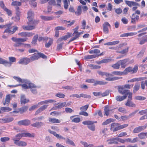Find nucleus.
Wrapping results in <instances>:
<instances>
[{"instance_id": "nucleus-3", "label": "nucleus", "mask_w": 147, "mask_h": 147, "mask_svg": "<svg viewBox=\"0 0 147 147\" xmlns=\"http://www.w3.org/2000/svg\"><path fill=\"white\" fill-rule=\"evenodd\" d=\"M11 40L16 43L13 45V46L15 47H18L21 46L22 45H24V46H27L30 47V45L27 44H23V42H24L28 39L27 38H16L14 37H12Z\"/></svg>"}, {"instance_id": "nucleus-58", "label": "nucleus", "mask_w": 147, "mask_h": 147, "mask_svg": "<svg viewBox=\"0 0 147 147\" xmlns=\"http://www.w3.org/2000/svg\"><path fill=\"white\" fill-rule=\"evenodd\" d=\"M119 62L118 61L116 63L112 65V67L115 69H119V68L120 65Z\"/></svg>"}, {"instance_id": "nucleus-48", "label": "nucleus", "mask_w": 147, "mask_h": 147, "mask_svg": "<svg viewBox=\"0 0 147 147\" xmlns=\"http://www.w3.org/2000/svg\"><path fill=\"white\" fill-rule=\"evenodd\" d=\"M1 110L3 112H8L10 111L11 109L9 107H3L1 108Z\"/></svg>"}, {"instance_id": "nucleus-5", "label": "nucleus", "mask_w": 147, "mask_h": 147, "mask_svg": "<svg viewBox=\"0 0 147 147\" xmlns=\"http://www.w3.org/2000/svg\"><path fill=\"white\" fill-rule=\"evenodd\" d=\"M26 83H23L26 84H19V86H21L22 88L24 89H28L32 87H33L32 85V83L28 80L26 79V81L25 82Z\"/></svg>"}, {"instance_id": "nucleus-10", "label": "nucleus", "mask_w": 147, "mask_h": 147, "mask_svg": "<svg viewBox=\"0 0 147 147\" xmlns=\"http://www.w3.org/2000/svg\"><path fill=\"white\" fill-rule=\"evenodd\" d=\"M14 143L16 145L20 146H25L27 145V143L25 142L18 141L13 140Z\"/></svg>"}, {"instance_id": "nucleus-11", "label": "nucleus", "mask_w": 147, "mask_h": 147, "mask_svg": "<svg viewBox=\"0 0 147 147\" xmlns=\"http://www.w3.org/2000/svg\"><path fill=\"white\" fill-rule=\"evenodd\" d=\"M30 123V121L28 119L21 120L19 121L18 122V124L20 125H24L27 126L29 125Z\"/></svg>"}, {"instance_id": "nucleus-52", "label": "nucleus", "mask_w": 147, "mask_h": 147, "mask_svg": "<svg viewBox=\"0 0 147 147\" xmlns=\"http://www.w3.org/2000/svg\"><path fill=\"white\" fill-rule=\"evenodd\" d=\"M128 48H125L121 51H116V52L117 53H119L122 54H124L127 53L128 51Z\"/></svg>"}, {"instance_id": "nucleus-4", "label": "nucleus", "mask_w": 147, "mask_h": 147, "mask_svg": "<svg viewBox=\"0 0 147 147\" xmlns=\"http://www.w3.org/2000/svg\"><path fill=\"white\" fill-rule=\"evenodd\" d=\"M96 123V121H86L83 122L82 124L84 125H87L88 128L93 131L95 130V125L94 124Z\"/></svg>"}, {"instance_id": "nucleus-55", "label": "nucleus", "mask_w": 147, "mask_h": 147, "mask_svg": "<svg viewBox=\"0 0 147 147\" xmlns=\"http://www.w3.org/2000/svg\"><path fill=\"white\" fill-rule=\"evenodd\" d=\"M118 125H119V123H113L111 124V130L113 131V130L115 128H116L117 126Z\"/></svg>"}, {"instance_id": "nucleus-7", "label": "nucleus", "mask_w": 147, "mask_h": 147, "mask_svg": "<svg viewBox=\"0 0 147 147\" xmlns=\"http://www.w3.org/2000/svg\"><path fill=\"white\" fill-rule=\"evenodd\" d=\"M34 34V33L32 32H20L18 34V35L22 37H25L32 36Z\"/></svg>"}, {"instance_id": "nucleus-19", "label": "nucleus", "mask_w": 147, "mask_h": 147, "mask_svg": "<svg viewBox=\"0 0 147 147\" xmlns=\"http://www.w3.org/2000/svg\"><path fill=\"white\" fill-rule=\"evenodd\" d=\"M11 100V96L9 94L7 95L6 96L5 100L3 102V104L4 105H8L9 104Z\"/></svg>"}, {"instance_id": "nucleus-59", "label": "nucleus", "mask_w": 147, "mask_h": 147, "mask_svg": "<svg viewBox=\"0 0 147 147\" xmlns=\"http://www.w3.org/2000/svg\"><path fill=\"white\" fill-rule=\"evenodd\" d=\"M132 67H128L126 68L123 71L124 73H127L129 72H131L132 73Z\"/></svg>"}, {"instance_id": "nucleus-56", "label": "nucleus", "mask_w": 147, "mask_h": 147, "mask_svg": "<svg viewBox=\"0 0 147 147\" xmlns=\"http://www.w3.org/2000/svg\"><path fill=\"white\" fill-rule=\"evenodd\" d=\"M113 59L111 58L104 59L102 60V63H108L111 61H113Z\"/></svg>"}, {"instance_id": "nucleus-8", "label": "nucleus", "mask_w": 147, "mask_h": 147, "mask_svg": "<svg viewBox=\"0 0 147 147\" xmlns=\"http://www.w3.org/2000/svg\"><path fill=\"white\" fill-rule=\"evenodd\" d=\"M30 61V59L27 57L23 58L20 60L18 62L19 64L26 65Z\"/></svg>"}, {"instance_id": "nucleus-20", "label": "nucleus", "mask_w": 147, "mask_h": 147, "mask_svg": "<svg viewBox=\"0 0 147 147\" xmlns=\"http://www.w3.org/2000/svg\"><path fill=\"white\" fill-rule=\"evenodd\" d=\"M29 101L28 100L26 99L25 96L24 95H21L20 96V102L21 104H25Z\"/></svg>"}, {"instance_id": "nucleus-47", "label": "nucleus", "mask_w": 147, "mask_h": 147, "mask_svg": "<svg viewBox=\"0 0 147 147\" xmlns=\"http://www.w3.org/2000/svg\"><path fill=\"white\" fill-rule=\"evenodd\" d=\"M107 83V82H105L102 81H96L94 83V85L99 84L100 85H104L106 84Z\"/></svg>"}, {"instance_id": "nucleus-35", "label": "nucleus", "mask_w": 147, "mask_h": 147, "mask_svg": "<svg viewBox=\"0 0 147 147\" xmlns=\"http://www.w3.org/2000/svg\"><path fill=\"white\" fill-rule=\"evenodd\" d=\"M39 58L38 53L36 54H34L32 55L30 57V61H33L34 60H38Z\"/></svg>"}, {"instance_id": "nucleus-12", "label": "nucleus", "mask_w": 147, "mask_h": 147, "mask_svg": "<svg viewBox=\"0 0 147 147\" xmlns=\"http://www.w3.org/2000/svg\"><path fill=\"white\" fill-rule=\"evenodd\" d=\"M13 120L14 118L13 117H9L1 119H0V121L2 123H6L11 122L13 121Z\"/></svg>"}, {"instance_id": "nucleus-39", "label": "nucleus", "mask_w": 147, "mask_h": 147, "mask_svg": "<svg viewBox=\"0 0 147 147\" xmlns=\"http://www.w3.org/2000/svg\"><path fill=\"white\" fill-rule=\"evenodd\" d=\"M140 87V84L138 83H136L134 87L133 90V93L134 94L136 93V92L139 90Z\"/></svg>"}, {"instance_id": "nucleus-45", "label": "nucleus", "mask_w": 147, "mask_h": 147, "mask_svg": "<svg viewBox=\"0 0 147 147\" xmlns=\"http://www.w3.org/2000/svg\"><path fill=\"white\" fill-rule=\"evenodd\" d=\"M9 63H10V66L8 67H10L11 66L12 63L16 61V59L14 57H9Z\"/></svg>"}, {"instance_id": "nucleus-42", "label": "nucleus", "mask_w": 147, "mask_h": 147, "mask_svg": "<svg viewBox=\"0 0 147 147\" xmlns=\"http://www.w3.org/2000/svg\"><path fill=\"white\" fill-rule=\"evenodd\" d=\"M16 13L17 16L16 17V20L18 21L20 19V12L19 11V8L18 7H16Z\"/></svg>"}, {"instance_id": "nucleus-43", "label": "nucleus", "mask_w": 147, "mask_h": 147, "mask_svg": "<svg viewBox=\"0 0 147 147\" xmlns=\"http://www.w3.org/2000/svg\"><path fill=\"white\" fill-rule=\"evenodd\" d=\"M38 37V34H36L34 36L32 42V44L35 45L36 44Z\"/></svg>"}, {"instance_id": "nucleus-30", "label": "nucleus", "mask_w": 147, "mask_h": 147, "mask_svg": "<svg viewBox=\"0 0 147 147\" xmlns=\"http://www.w3.org/2000/svg\"><path fill=\"white\" fill-rule=\"evenodd\" d=\"M64 4V8L67 9L68 7V6L70 5V1L69 0H63Z\"/></svg>"}, {"instance_id": "nucleus-54", "label": "nucleus", "mask_w": 147, "mask_h": 147, "mask_svg": "<svg viewBox=\"0 0 147 147\" xmlns=\"http://www.w3.org/2000/svg\"><path fill=\"white\" fill-rule=\"evenodd\" d=\"M81 143L84 145V147H94L92 144H88L87 143L84 142H81Z\"/></svg>"}, {"instance_id": "nucleus-33", "label": "nucleus", "mask_w": 147, "mask_h": 147, "mask_svg": "<svg viewBox=\"0 0 147 147\" xmlns=\"http://www.w3.org/2000/svg\"><path fill=\"white\" fill-rule=\"evenodd\" d=\"M125 105L129 107H135L136 106V104L131 101H127Z\"/></svg>"}, {"instance_id": "nucleus-14", "label": "nucleus", "mask_w": 147, "mask_h": 147, "mask_svg": "<svg viewBox=\"0 0 147 147\" xmlns=\"http://www.w3.org/2000/svg\"><path fill=\"white\" fill-rule=\"evenodd\" d=\"M146 128L145 126H142L135 128L133 130V132L134 133H139L144 130Z\"/></svg>"}, {"instance_id": "nucleus-17", "label": "nucleus", "mask_w": 147, "mask_h": 147, "mask_svg": "<svg viewBox=\"0 0 147 147\" xmlns=\"http://www.w3.org/2000/svg\"><path fill=\"white\" fill-rule=\"evenodd\" d=\"M47 106L48 105H44L41 107L36 111L35 115H37L39 113L44 110L47 108Z\"/></svg>"}, {"instance_id": "nucleus-25", "label": "nucleus", "mask_w": 147, "mask_h": 147, "mask_svg": "<svg viewBox=\"0 0 147 147\" xmlns=\"http://www.w3.org/2000/svg\"><path fill=\"white\" fill-rule=\"evenodd\" d=\"M32 86H33V87L30 88V91L33 94H36L38 93L36 89L37 86L32 83Z\"/></svg>"}, {"instance_id": "nucleus-51", "label": "nucleus", "mask_w": 147, "mask_h": 147, "mask_svg": "<svg viewBox=\"0 0 147 147\" xmlns=\"http://www.w3.org/2000/svg\"><path fill=\"white\" fill-rule=\"evenodd\" d=\"M66 142L67 144H70L74 146H76L74 142L72 140L68 138L66 139Z\"/></svg>"}, {"instance_id": "nucleus-60", "label": "nucleus", "mask_w": 147, "mask_h": 147, "mask_svg": "<svg viewBox=\"0 0 147 147\" xmlns=\"http://www.w3.org/2000/svg\"><path fill=\"white\" fill-rule=\"evenodd\" d=\"M80 98L81 97L88 98H91V96L85 94H80Z\"/></svg>"}, {"instance_id": "nucleus-53", "label": "nucleus", "mask_w": 147, "mask_h": 147, "mask_svg": "<svg viewBox=\"0 0 147 147\" xmlns=\"http://www.w3.org/2000/svg\"><path fill=\"white\" fill-rule=\"evenodd\" d=\"M49 38L47 36H44V37H39L38 38V40L40 42L42 40H43L45 41H47Z\"/></svg>"}, {"instance_id": "nucleus-57", "label": "nucleus", "mask_w": 147, "mask_h": 147, "mask_svg": "<svg viewBox=\"0 0 147 147\" xmlns=\"http://www.w3.org/2000/svg\"><path fill=\"white\" fill-rule=\"evenodd\" d=\"M55 96L61 98H63L65 96V95L61 92H58L56 94Z\"/></svg>"}, {"instance_id": "nucleus-2", "label": "nucleus", "mask_w": 147, "mask_h": 147, "mask_svg": "<svg viewBox=\"0 0 147 147\" xmlns=\"http://www.w3.org/2000/svg\"><path fill=\"white\" fill-rule=\"evenodd\" d=\"M12 23H11L4 25H0V29L5 28L6 29L3 33H8L10 34H13L18 30V28L16 26H12Z\"/></svg>"}, {"instance_id": "nucleus-24", "label": "nucleus", "mask_w": 147, "mask_h": 147, "mask_svg": "<svg viewBox=\"0 0 147 147\" xmlns=\"http://www.w3.org/2000/svg\"><path fill=\"white\" fill-rule=\"evenodd\" d=\"M117 140V138H110L107 140V141L108 142V144H117L118 142L115 141Z\"/></svg>"}, {"instance_id": "nucleus-64", "label": "nucleus", "mask_w": 147, "mask_h": 147, "mask_svg": "<svg viewBox=\"0 0 147 147\" xmlns=\"http://www.w3.org/2000/svg\"><path fill=\"white\" fill-rule=\"evenodd\" d=\"M109 93V91L108 90H106L104 92H101V97H104L108 95Z\"/></svg>"}, {"instance_id": "nucleus-15", "label": "nucleus", "mask_w": 147, "mask_h": 147, "mask_svg": "<svg viewBox=\"0 0 147 147\" xmlns=\"http://www.w3.org/2000/svg\"><path fill=\"white\" fill-rule=\"evenodd\" d=\"M129 61L128 59H125L123 60L119 61L120 66L121 65V67L124 68L126 66V63Z\"/></svg>"}, {"instance_id": "nucleus-29", "label": "nucleus", "mask_w": 147, "mask_h": 147, "mask_svg": "<svg viewBox=\"0 0 147 147\" xmlns=\"http://www.w3.org/2000/svg\"><path fill=\"white\" fill-rule=\"evenodd\" d=\"M119 42H120L119 40H116L113 42H108L104 44V45H114L119 44Z\"/></svg>"}, {"instance_id": "nucleus-50", "label": "nucleus", "mask_w": 147, "mask_h": 147, "mask_svg": "<svg viewBox=\"0 0 147 147\" xmlns=\"http://www.w3.org/2000/svg\"><path fill=\"white\" fill-rule=\"evenodd\" d=\"M10 140L9 138L7 137H1L0 138V141L1 142H7Z\"/></svg>"}, {"instance_id": "nucleus-1", "label": "nucleus", "mask_w": 147, "mask_h": 147, "mask_svg": "<svg viewBox=\"0 0 147 147\" xmlns=\"http://www.w3.org/2000/svg\"><path fill=\"white\" fill-rule=\"evenodd\" d=\"M28 17L29 22H28V26H23V29L26 30H31L34 29L36 24L39 22L38 21L32 20V18L34 16V14L33 11L30 10L27 13Z\"/></svg>"}, {"instance_id": "nucleus-23", "label": "nucleus", "mask_w": 147, "mask_h": 147, "mask_svg": "<svg viewBox=\"0 0 147 147\" xmlns=\"http://www.w3.org/2000/svg\"><path fill=\"white\" fill-rule=\"evenodd\" d=\"M104 110V115L108 116L109 115V113L112 111L113 110L110 109V107L108 106H106L105 107Z\"/></svg>"}, {"instance_id": "nucleus-16", "label": "nucleus", "mask_w": 147, "mask_h": 147, "mask_svg": "<svg viewBox=\"0 0 147 147\" xmlns=\"http://www.w3.org/2000/svg\"><path fill=\"white\" fill-rule=\"evenodd\" d=\"M48 131L50 134H53V135H54L58 139H62L64 140H65V138L63 137L62 136L58 134H57L56 133L55 131H51L50 130H49Z\"/></svg>"}, {"instance_id": "nucleus-27", "label": "nucleus", "mask_w": 147, "mask_h": 147, "mask_svg": "<svg viewBox=\"0 0 147 147\" xmlns=\"http://www.w3.org/2000/svg\"><path fill=\"white\" fill-rule=\"evenodd\" d=\"M40 17L42 20L45 21L51 20H52L54 18L52 16H41Z\"/></svg>"}, {"instance_id": "nucleus-34", "label": "nucleus", "mask_w": 147, "mask_h": 147, "mask_svg": "<svg viewBox=\"0 0 147 147\" xmlns=\"http://www.w3.org/2000/svg\"><path fill=\"white\" fill-rule=\"evenodd\" d=\"M13 78L18 82H21L22 83H26V82H25L26 81V79H22L20 77H16V76H14Z\"/></svg>"}, {"instance_id": "nucleus-31", "label": "nucleus", "mask_w": 147, "mask_h": 147, "mask_svg": "<svg viewBox=\"0 0 147 147\" xmlns=\"http://www.w3.org/2000/svg\"><path fill=\"white\" fill-rule=\"evenodd\" d=\"M127 97L126 95H124L123 96H117L115 97L116 100L118 101H121L124 100Z\"/></svg>"}, {"instance_id": "nucleus-13", "label": "nucleus", "mask_w": 147, "mask_h": 147, "mask_svg": "<svg viewBox=\"0 0 147 147\" xmlns=\"http://www.w3.org/2000/svg\"><path fill=\"white\" fill-rule=\"evenodd\" d=\"M139 19V17L138 15H136L135 14L133 13L131 18V23L133 24H135L136 21H138Z\"/></svg>"}, {"instance_id": "nucleus-26", "label": "nucleus", "mask_w": 147, "mask_h": 147, "mask_svg": "<svg viewBox=\"0 0 147 147\" xmlns=\"http://www.w3.org/2000/svg\"><path fill=\"white\" fill-rule=\"evenodd\" d=\"M44 125L43 123L41 122H36L35 123L32 124L31 125L32 126L39 128L41 127Z\"/></svg>"}, {"instance_id": "nucleus-46", "label": "nucleus", "mask_w": 147, "mask_h": 147, "mask_svg": "<svg viewBox=\"0 0 147 147\" xmlns=\"http://www.w3.org/2000/svg\"><path fill=\"white\" fill-rule=\"evenodd\" d=\"M28 109V107L27 106L23 107L19 109V112L21 114H22L26 111Z\"/></svg>"}, {"instance_id": "nucleus-38", "label": "nucleus", "mask_w": 147, "mask_h": 147, "mask_svg": "<svg viewBox=\"0 0 147 147\" xmlns=\"http://www.w3.org/2000/svg\"><path fill=\"white\" fill-rule=\"evenodd\" d=\"M81 6H79L77 9V11L75 12L76 15L77 16H80L82 13V11Z\"/></svg>"}, {"instance_id": "nucleus-21", "label": "nucleus", "mask_w": 147, "mask_h": 147, "mask_svg": "<svg viewBox=\"0 0 147 147\" xmlns=\"http://www.w3.org/2000/svg\"><path fill=\"white\" fill-rule=\"evenodd\" d=\"M57 105L52 108L53 110H56L57 109H61L64 107H65V102H61Z\"/></svg>"}, {"instance_id": "nucleus-41", "label": "nucleus", "mask_w": 147, "mask_h": 147, "mask_svg": "<svg viewBox=\"0 0 147 147\" xmlns=\"http://www.w3.org/2000/svg\"><path fill=\"white\" fill-rule=\"evenodd\" d=\"M137 39L139 41V44L140 45H142L146 42L145 40V37H143L142 38H137Z\"/></svg>"}, {"instance_id": "nucleus-32", "label": "nucleus", "mask_w": 147, "mask_h": 147, "mask_svg": "<svg viewBox=\"0 0 147 147\" xmlns=\"http://www.w3.org/2000/svg\"><path fill=\"white\" fill-rule=\"evenodd\" d=\"M49 122L52 123H60V121L58 119L50 117L49 119Z\"/></svg>"}, {"instance_id": "nucleus-62", "label": "nucleus", "mask_w": 147, "mask_h": 147, "mask_svg": "<svg viewBox=\"0 0 147 147\" xmlns=\"http://www.w3.org/2000/svg\"><path fill=\"white\" fill-rule=\"evenodd\" d=\"M96 57V55H88L87 56H86L85 58L86 59H90L94 58Z\"/></svg>"}, {"instance_id": "nucleus-6", "label": "nucleus", "mask_w": 147, "mask_h": 147, "mask_svg": "<svg viewBox=\"0 0 147 147\" xmlns=\"http://www.w3.org/2000/svg\"><path fill=\"white\" fill-rule=\"evenodd\" d=\"M71 33H70L69 32L67 33V34L60 37L58 39L57 41V43H59L61 42L63 40H65L71 36Z\"/></svg>"}, {"instance_id": "nucleus-49", "label": "nucleus", "mask_w": 147, "mask_h": 147, "mask_svg": "<svg viewBox=\"0 0 147 147\" xmlns=\"http://www.w3.org/2000/svg\"><path fill=\"white\" fill-rule=\"evenodd\" d=\"M23 136L24 137H29L30 138L34 137V134H31L29 133H24Z\"/></svg>"}, {"instance_id": "nucleus-36", "label": "nucleus", "mask_w": 147, "mask_h": 147, "mask_svg": "<svg viewBox=\"0 0 147 147\" xmlns=\"http://www.w3.org/2000/svg\"><path fill=\"white\" fill-rule=\"evenodd\" d=\"M124 45L123 44H121L116 47H109V48L111 49L118 50L119 49V48L122 47Z\"/></svg>"}, {"instance_id": "nucleus-18", "label": "nucleus", "mask_w": 147, "mask_h": 147, "mask_svg": "<svg viewBox=\"0 0 147 147\" xmlns=\"http://www.w3.org/2000/svg\"><path fill=\"white\" fill-rule=\"evenodd\" d=\"M0 64H3L6 67H9L10 63L6 60L0 57Z\"/></svg>"}, {"instance_id": "nucleus-22", "label": "nucleus", "mask_w": 147, "mask_h": 147, "mask_svg": "<svg viewBox=\"0 0 147 147\" xmlns=\"http://www.w3.org/2000/svg\"><path fill=\"white\" fill-rule=\"evenodd\" d=\"M97 73L100 75L102 76H105L107 77H108L109 76H113V75L110 73L102 71H98Z\"/></svg>"}, {"instance_id": "nucleus-61", "label": "nucleus", "mask_w": 147, "mask_h": 147, "mask_svg": "<svg viewBox=\"0 0 147 147\" xmlns=\"http://www.w3.org/2000/svg\"><path fill=\"white\" fill-rule=\"evenodd\" d=\"M146 98L143 96H137L135 97V99L137 100H144L146 99Z\"/></svg>"}, {"instance_id": "nucleus-44", "label": "nucleus", "mask_w": 147, "mask_h": 147, "mask_svg": "<svg viewBox=\"0 0 147 147\" xmlns=\"http://www.w3.org/2000/svg\"><path fill=\"white\" fill-rule=\"evenodd\" d=\"M11 5L13 6H20L21 5V2L17 1H13L12 2Z\"/></svg>"}, {"instance_id": "nucleus-9", "label": "nucleus", "mask_w": 147, "mask_h": 147, "mask_svg": "<svg viewBox=\"0 0 147 147\" xmlns=\"http://www.w3.org/2000/svg\"><path fill=\"white\" fill-rule=\"evenodd\" d=\"M103 30L105 34H108L109 32L108 27H111L109 23L107 22H105L102 24Z\"/></svg>"}, {"instance_id": "nucleus-28", "label": "nucleus", "mask_w": 147, "mask_h": 147, "mask_svg": "<svg viewBox=\"0 0 147 147\" xmlns=\"http://www.w3.org/2000/svg\"><path fill=\"white\" fill-rule=\"evenodd\" d=\"M23 135V133L18 134L15 137H13V138L12 140L13 141V140H15L18 141H19L20 140L22 137H24Z\"/></svg>"}, {"instance_id": "nucleus-37", "label": "nucleus", "mask_w": 147, "mask_h": 147, "mask_svg": "<svg viewBox=\"0 0 147 147\" xmlns=\"http://www.w3.org/2000/svg\"><path fill=\"white\" fill-rule=\"evenodd\" d=\"M53 42V39L49 38V40L48 42H46L45 44V47L47 48H49L52 45Z\"/></svg>"}, {"instance_id": "nucleus-63", "label": "nucleus", "mask_w": 147, "mask_h": 147, "mask_svg": "<svg viewBox=\"0 0 147 147\" xmlns=\"http://www.w3.org/2000/svg\"><path fill=\"white\" fill-rule=\"evenodd\" d=\"M138 67L137 65H135L134 67V68H132V73H136L138 70Z\"/></svg>"}, {"instance_id": "nucleus-40", "label": "nucleus", "mask_w": 147, "mask_h": 147, "mask_svg": "<svg viewBox=\"0 0 147 147\" xmlns=\"http://www.w3.org/2000/svg\"><path fill=\"white\" fill-rule=\"evenodd\" d=\"M138 136L140 139H143L147 137V132L141 133L138 134Z\"/></svg>"}]
</instances>
